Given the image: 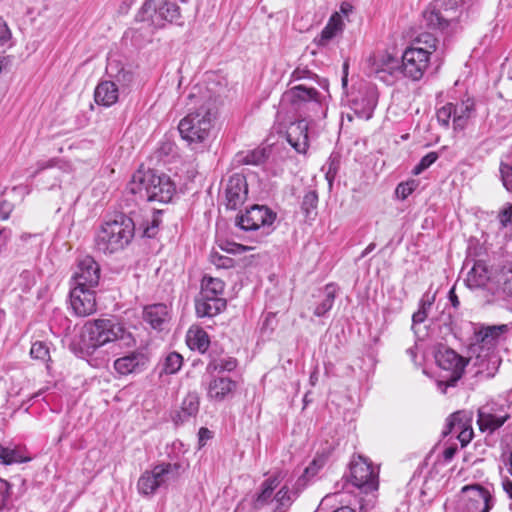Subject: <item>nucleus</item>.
<instances>
[{"mask_svg": "<svg viewBox=\"0 0 512 512\" xmlns=\"http://www.w3.org/2000/svg\"><path fill=\"white\" fill-rule=\"evenodd\" d=\"M507 331L508 326L506 324L482 325L474 331V342L471 350L477 355L474 359L470 358V360L473 361L474 366L478 367L477 374H484L487 377L494 375L500 362L494 350Z\"/></svg>", "mask_w": 512, "mask_h": 512, "instance_id": "f257e3e1", "label": "nucleus"}, {"mask_svg": "<svg viewBox=\"0 0 512 512\" xmlns=\"http://www.w3.org/2000/svg\"><path fill=\"white\" fill-rule=\"evenodd\" d=\"M135 234L132 218L118 213L106 219L95 235V247L104 254H113L128 246Z\"/></svg>", "mask_w": 512, "mask_h": 512, "instance_id": "f03ea898", "label": "nucleus"}, {"mask_svg": "<svg viewBox=\"0 0 512 512\" xmlns=\"http://www.w3.org/2000/svg\"><path fill=\"white\" fill-rule=\"evenodd\" d=\"M127 191L137 200L168 203L174 195L175 186L165 174L158 175L153 170H138L128 183Z\"/></svg>", "mask_w": 512, "mask_h": 512, "instance_id": "7ed1b4c3", "label": "nucleus"}, {"mask_svg": "<svg viewBox=\"0 0 512 512\" xmlns=\"http://www.w3.org/2000/svg\"><path fill=\"white\" fill-rule=\"evenodd\" d=\"M216 117V107L212 100H208L197 110L188 113L178 124L181 138L193 150H203L207 142L213 121Z\"/></svg>", "mask_w": 512, "mask_h": 512, "instance_id": "20e7f679", "label": "nucleus"}, {"mask_svg": "<svg viewBox=\"0 0 512 512\" xmlns=\"http://www.w3.org/2000/svg\"><path fill=\"white\" fill-rule=\"evenodd\" d=\"M437 39L431 33H422L402 55L400 73L417 81L420 80L429 65L430 55L437 48Z\"/></svg>", "mask_w": 512, "mask_h": 512, "instance_id": "39448f33", "label": "nucleus"}, {"mask_svg": "<svg viewBox=\"0 0 512 512\" xmlns=\"http://www.w3.org/2000/svg\"><path fill=\"white\" fill-rule=\"evenodd\" d=\"M85 329L89 346L101 347L109 342L120 341L123 346L130 347L135 339L124 326L115 319H97L87 323Z\"/></svg>", "mask_w": 512, "mask_h": 512, "instance_id": "423d86ee", "label": "nucleus"}, {"mask_svg": "<svg viewBox=\"0 0 512 512\" xmlns=\"http://www.w3.org/2000/svg\"><path fill=\"white\" fill-rule=\"evenodd\" d=\"M179 6L170 0H146L139 9L136 20L154 28H163L166 23L181 25Z\"/></svg>", "mask_w": 512, "mask_h": 512, "instance_id": "0eeeda50", "label": "nucleus"}, {"mask_svg": "<svg viewBox=\"0 0 512 512\" xmlns=\"http://www.w3.org/2000/svg\"><path fill=\"white\" fill-rule=\"evenodd\" d=\"M466 0H442L432 2L423 12L424 25L433 30L444 31L452 24L457 23L463 13L462 6Z\"/></svg>", "mask_w": 512, "mask_h": 512, "instance_id": "6e6552de", "label": "nucleus"}, {"mask_svg": "<svg viewBox=\"0 0 512 512\" xmlns=\"http://www.w3.org/2000/svg\"><path fill=\"white\" fill-rule=\"evenodd\" d=\"M489 492L478 486H465L462 494L444 505L445 512H489L491 509Z\"/></svg>", "mask_w": 512, "mask_h": 512, "instance_id": "1a4fd4ad", "label": "nucleus"}, {"mask_svg": "<svg viewBox=\"0 0 512 512\" xmlns=\"http://www.w3.org/2000/svg\"><path fill=\"white\" fill-rule=\"evenodd\" d=\"M181 467L180 463H161L145 471L138 479V492L144 496L155 494L158 488L179 477Z\"/></svg>", "mask_w": 512, "mask_h": 512, "instance_id": "9d476101", "label": "nucleus"}, {"mask_svg": "<svg viewBox=\"0 0 512 512\" xmlns=\"http://www.w3.org/2000/svg\"><path fill=\"white\" fill-rule=\"evenodd\" d=\"M435 361L437 365L444 371L448 372L445 380L438 382V387L443 393L448 387L454 386L462 377L464 369L468 364V360L460 356L454 350L446 346H439L435 352Z\"/></svg>", "mask_w": 512, "mask_h": 512, "instance_id": "9b49d317", "label": "nucleus"}, {"mask_svg": "<svg viewBox=\"0 0 512 512\" xmlns=\"http://www.w3.org/2000/svg\"><path fill=\"white\" fill-rule=\"evenodd\" d=\"M399 73V60L386 51L373 53L367 59L366 74L385 84L394 83Z\"/></svg>", "mask_w": 512, "mask_h": 512, "instance_id": "f8f14e48", "label": "nucleus"}, {"mask_svg": "<svg viewBox=\"0 0 512 512\" xmlns=\"http://www.w3.org/2000/svg\"><path fill=\"white\" fill-rule=\"evenodd\" d=\"M350 478L352 484L365 493L378 488V471L361 455L354 457L350 463Z\"/></svg>", "mask_w": 512, "mask_h": 512, "instance_id": "ddd939ff", "label": "nucleus"}, {"mask_svg": "<svg viewBox=\"0 0 512 512\" xmlns=\"http://www.w3.org/2000/svg\"><path fill=\"white\" fill-rule=\"evenodd\" d=\"M276 219V214L266 206L253 205L244 214L236 218V224L245 231L258 230L260 228L270 231Z\"/></svg>", "mask_w": 512, "mask_h": 512, "instance_id": "4468645a", "label": "nucleus"}, {"mask_svg": "<svg viewBox=\"0 0 512 512\" xmlns=\"http://www.w3.org/2000/svg\"><path fill=\"white\" fill-rule=\"evenodd\" d=\"M100 280V266L93 257L86 255L77 261L72 276L73 287L94 288Z\"/></svg>", "mask_w": 512, "mask_h": 512, "instance_id": "2eb2a0df", "label": "nucleus"}, {"mask_svg": "<svg viewBox=\"0 0 512 512\" xmlns=\"http://www.w3.org/2000/svg\"><path fill=\"white\" fill-rule=\"evenodd\" d=\"M70 306L75 315L85 317L96 311L95 292L92 288L72 287Z\"/></svg>", "mask_w": 512, "mask_h": 512, "instance_id": "dca6fc26", "label": "nucleus"}, {"mask_svg": "<svg viewBox=\"0 0 512 512\" xmlns=\"http://www.w3.org/2000/svg\"><path fill=\"white\" fill-rule=\"evenodd\" d=\"M248 187L246 179L241 174L232 175L225 186V206L227 209L236 210L246 200Z\"/></svg>", "mask_w": 512, "mask_h": 512, "instance_id": "f3484780", "label": "nucleus"}, {"mask_svg": "<svg viewBox=\"0 0 512 512\" xmlns=\"http://www.w3.org/2000/svg\"><path fill=\"white\" fill-rule=\"evenodd\" d=\"M149 363L148 356L140 350L132 351L114 361V369L120 376L143 372Z\"/></svg>", "mask_w": 512, "mask_h": 512, "instance_id": "a211bd4d", "label": "nucleus"}, {"mask_svg": "<svg viewBox=\"0 0 512 512\" xmlns=\"http://www.w3.org/2000/svg\"><path fill=\"white\" fill-rule=\"evenodd\" d=\"M470 414L465 411L454 413L449 421V432L457 434L461 446H466L473 438Z\"/></svg>", "mask_w": 512, "mask_h": 512, "instance_id": "6ab92c4d", "label": "nucleus"}, {"mask_svg": "<svg viewBox=\"0 0 512 512\" xmlns=\"http://www.w3.org/2000/svg\"><path fill=\"white\" fill-rule=\"evenodd\" d=\"M286 138L298 153H306L309 146L307 120L300 119L290 123L286 131Z\"/></svg>", "mask_w": 512, "mask_h": 512, "instance_id": "aec40b11", "label": "nucleus"}, {"mask_svg": "<svg viewBox=\"0 0 512 512\" xmlns=\"http://www.w3.org/2000/svg\"><path fill=\"white\" fill-rule=\"evenodd\" d=\"M143 318L153 329L161 331L171 318L169 307L163 303L148 305L144 308Z\"/></svg>", "mask_w": 512, "mask_h": 512, "instance_id": "412c9836", "label": "nucleus"}, {"mask_svg": "<svg viewBox=\"0 0 512 512\" xmlns=\"http://www.w3.org/2000/svg\"><path fill=\"white\" fill-rule=\"evenodd\" d=\"M226 307V300L223 297H203L200 294L196 299V313L199 317H213L219 314Z\"/></svg>", "mask_w": 512, "mask_h": 512, "instance_id": "4be33fe9", "label": "nucleus"}, {"mask_svg": "<svg viewBox=\"0 0 512 512\" xmlns=\"http://www.w3.org/2000/svg\"><path fill=\"white\" fill-rule=\"evenodd\" d=\"M199 410V397L196 393H189L183 399L179 410L172 416L176 425L183 424L195 417Z\"/></svg>", "mask_w": 512, "mask_h": 512, "instance_id": "5701e85b", "label": "nucleus"}, {"mask_svg": "<svg viewBox=\"0 0 512 512\" xmlns=\"http://www.w3.org/2000/svg\"><path fill=\"white\" fill-rule=\"evenodd\" d=\"M119 92L117 85L112 81L100 82L94 91V99L98 105L112 106L118 101Z\"/></svg>", "mask_w": 512, "mask_h": 512, "instance_id": "b1692460", "label": "nucleus"}, {"mask_svg": "<svg viewBox=\"0 0 512 512\" xmlns=\"http://www.w3.org/2000/svg\"><path fill=\"white\" fill-rule=\"evenodd\" d=\"M376 104L375 94L367 92L353 100V110L359 118L368 120L372 117Z\"/></svg>", "mask_w": 512, "mask_h": 512, "instance_id": "393cba45", "label": "nucleus"}, {"mask_svg": "<svg viewBox=\"0 0 512 512\" xmlns=\"http://www.w3.org/2000/svg\"><path fill=\"white\" fill-rule=\"evenodd\" d=\"M342 19L338 13L333 14L321 33L314 39L318 46H326L342 31Z\"/></svg>", "mask_w": 512, "mask_h": 512, "instance_id": "a878e982", "label": "nucleus"}, {"mask_svg": "<svg viewBox=\"0 0 512 512\" xmlns=\"http://www.w3.org/2000/svg\"><path fill=\"white\" fill-rule=\"evenodd\" d=\"M186 342L191 350H198L200 353L206 352L210 345L207 332L198 326L189 328L186 334Z\"/></svg>", "mask_w": 512, "mask_h": 512, "instance_id": "bb28decb", "label": "nucleus"}, {"mask_svg": "<svg viewBox=\"0 0 512 512\" xmlns=\"http://www.w3.org/2000/svg\"><path fill=\"white\" fill-rule=\"evenodd\" d=\"M235 387V382L230 378H215L209 383L208 396L211 399L221 401L232 393Z\"/></svg>", "mask_w": 512, "mask_h": 512, "instance_id": "cd10ccee", "label": "nucleus"}, {"mask_svg": "<svg viewBox=\"0 0 512 512\" xmlns=\"http://www.w3.org/2000/svg\"><path fill=\"white\" fill-rule=\"evenodd\" d=\"M279 485L277 477H269L261 485V491L256 495L253 500V508L256 510L262 509L268 505L273 499V492Z\"/></svg>", "mask_w": 512, "mask_h": 512, "instance_id": "c85d7f7f", "label": "nucleus"}, {"mask_svg": "<svg viewBox=\"0 0 512 512\" xmlns=\"http://www.w3.org/2000/svg\"><path fill=\"white\" fill-rule=\"evenodd\" d=\"M474 112V101L467 99L459 104H453V124L455 129H464Z\"/></svg>", "mask_w": 512, "mask_h": 512, "instance_id": "c756f323", "label": "nucleus"}, {"mask_svg": "<svg viewBox=\"0 0 512 512\" xmlns=\"http://www.w3.org/2000/svg\"><path fill=\"white\" fill-rule=\"evenodd\" d=\"M318 96L319 93L315 88H307L302 85L291 88L284 95L285 99L295 105H300L302 102L308 101L318 102Z\"/></svg>", "mask_w": 512, "mask_h": 512, "instance_id": "7c9ffc66", "label": "nucleus"}, {"mask_svg": "<svg viewBox=\"0 0 512 512\" xmlns=\"http://www.w3.org/2000/svg\"><path fill=\"white\" fill-rule=\"evenodd\" d=\"M489 280V272L483 262H475L467 273L465 282L471 289L485 286Z\"/></svg>", "mask_w": 512, "mask_h": 512, "instance_id": "2f4dec72", "label": "nucleus"}, {"mask_svg": "<svg viewBox=\"0 0 512 512\" xmlns=\"http://www.w3.org/2000/svg\"><path fill=\"white\" fill-rule=\"evenodd\" d=\"M506 417H499L491 412V409L484 406L478 409L477 423L481 431H493L504 424Z\"/></svg>", "mask_w": 512, "mask_h": 512, "instance_id": "473e14b6", "label": "nucleus"}, {"mask_svg": "<svg viewBox=\"0 0 512 512\" xmlns=\"http://www.w3.org/2000/svg\"><path fill=\"white\" fill-rule=\"evenodd\" d=\"M31 461V457L25 456L21 450L0 445V463L12 465Z\"/></svg>", "mask_w": 512, "mask_h": 512, "instance_id": "72a5a7b5", "label": "nucleus"}, {"mask_svg": "<svg viewBox=\"0 0 512 512\" xmlns=\"http://www.w3.org/2000/svg\"><path fill=\"white\" fill-rule=\"evenodd\" d=\"M224 286V282L219 278L205 276L202 279L200 294L203 295V297H221Z\"/></svg>", "mask_w": 512, "mask_h": 512, "instance_id": "f704fd0d", "label": "nucleus"}, {"mask_svg": "<svg viewBox=\"0 0 512 512\" xmlns=\"http://www.w3.org/2000/svg\"><path fill=\"white\" fill-rule=\"evenodd\" d=\"M266 148H256L246 153L238 154V162L245 165H260L268 159Z\"/></svg>", "mask_w": 512, "mask_h": 512, "instance_id": "c9c22d12", "label": "nucleus"}, {"mask_svg": "<svg viewBox=\"0 0 512 512\" xmlns=\"http://www.w3.org/2000/svg\"><path fill=\"white\" fill-rule=\"evenodd\" d=\"M336 296V288L333 284H328L324 289V298L321 303L315 308L314 315L317 317L324 316L331 310Z\"/></svg>", "mask_w": 512, "mask_h": 512, "instance_id": "e433bc0d", "label": "nucleus"}, {"mask_svg": "<svg viewBox=\"0 0 512 512\" xmlns=\"http://www.w3.org/2000/svg\"><path fill=\"white\" fill-rule=\"evenodd\" d=\"M183 358L177 352L169 353L162 365V372L165 374H175L178 372L182 366Z\"/></svg>", "mask_w": 512, "mask_h": 512, "instance_id": "4c0bfd02", "label": "nucleus"}, {"mask_svg": "<svg viewBox=\"0 0 512 512\" xmlns=\"http://www.w3.org/2000/svg\"><path fill=\"white\" fill-rule=\"evenodd\" d=\"M274 500L277 503L274 512H286L288 507L292 503V499H291V496H290L289 489L286 486L282 487L274 495Z\"/></svg>", "mask_w": 512, "mask_h": 512, "instance_id": "58836bf2", "label": "nucleus"}, {"mask_svg": "<svg viewBox=\"0 0 512 512\" xmlns=\"http://www.w3.org/2000/svg\"><path fill=\"white\" fill-rule=\"evenodd\" d=\"M30 355L32 358L42 362H48L50 360L49 347L45 342L42 341H36L32 344Z\"/></svg>", "mask_w": 512, "mask_h": 512, "instance_id": "ea45409f", "label": "nucleus"}, {"mask_svg": "<svg viewBox=\"0 0 512 512\" xmlns=\"http://www.w3.org/2000/svg\"><path fill=\"white\" fill-rule=\"evenodd\" d=\"M438 153L429 152L425 156L421 158L419 163L413 168L412 173L414 175H420L426 169H428L432 164H434L438 159Z\"/></svg>", "mask_w": 512, "mask_h": 512, "instance_id": "a19ab883", "label": "nucleus"}, {"mask_svg": "<svg viewBox=\"0 0 512 512\" xmlns=\"http://www.w3.org/2000/svg\"><path fill=\"white\" fill-rule=\"evenodd\" d=\"M497 219L502 229L512 225V204L506 203L498 212Z\"/></svg>", "mask_w": 512, "mask_h": 512, "instance_id": "79ce46f5", "label": "nucleus"}, {"mask_svg": "<svg viewBox=\"0 0 512 512\" xmlns=\"http://www.w3.org/2000/svg\"><path fill=\"white\" fill-rule=\"evenodd\" d=\"M431 306L432 301H430L429 299H422L420 301V307L418 311H416L412 316L413 324L423 323L428 316V311L430 310Z\"/></svg>", "mask_w": 512, "mask_h": 512, "instance_id": "37998d69", "label": "nucleus"}, {"mask_svg": "<svg viewBox=\"0 0 512 512\" xmlns=\"http://www.w3.org/2000/svg\"><path fill=\"white\" fill-rule=\"evenodd\" d=\"M325 464V457L323 456H317L313 459V461L307 466L304 470V473L301 478L309 479L313 476H315L318 471L324 466Z\"/></svg>", "mask_w": 512, "mask_h": 512, "instance_id": "c03bdc74", "label": "nucleus"}, {"mask_svg": "<svg viewBox=\"0 0 512 512\" xmlns=\"http://www.w3.org/2000/svg\"><path fill=\"white\" fill-rule=\"evenodd\" d=\"M500 283L503 292L512 297V268L503 269L500 276Z\"/></svg>", "mask_w": 512, "mask_h": 512, "instance_id": "a18cd8bd", "label": "nucleus"}, {"mask_svg": "<svg viewBox=\"0 0 512 512\" xmlns=\"http://www.w3.org/2000/svg\"><path fill=\"white\" fill-rule=\"evenodd\" d=\"M417 183L414 180L402 182L396 187V195L398 198L404 200L416 189Z\"/></svg>", "mask_w": 512, "mask_h": 512, "instance_id": "49530a36", "label": "nucleus"}, {"mask_svg": "<svg viewBox=\"0 0 512 512\" xmlns=\"http://www.w3.org/2000/svg\"><path fill=\"white\" fill-rule=\"evenodd\" d=\"M453 119V103H448L437 111L438 122L447 127L450 119Z\"/></svg>", "mask_w": 512, "mask_h": 512, "instance_id": "de8ad7c7", "label": "nucleus"}, {"mask_svg": "<svg viewBox=\"0 0 512 512\" xmlns=\"http://www.w3.org/2000/svg\"><path fill=\"white\" fill-rule=\"evenodd\" d=\"M500 174L503 186L506 188V190L512 192V166L501 163Z\"/></svg>", "mask_w": 512, "mask_h": 512, "instance_id": "09e8293b", "label": "nucleus"}, {"mask_svg": "<svg viewBox=\"0 0 512 512\" xmlns=\"http://www.w3.org/2000/svg\"><path fill=\"white\" fill-rule=\"evenodd\" d=\"M211 262L217 267V268H224L228 269L234 266V260L230 257L219 255L217 253H213L210 256Z\"/></svg>", "mask_w": 512, "mask_h": 512, "instance_id": "8fccbe9b", "label": "nucleus"}, {"mask_svg": "<svg viewBox=\"0 0 512 512\" xmlns=\"http://www.w3.org/2000/svg\"><path fill=\"white\" fill-rule=\"evenodd\" d=\"M11 38V31L8 25L0 19V46H4Z\"/></svg>", "mask_w": 512, "mask_h": 512, "instance_id": "3c124183", "label": "nucleus"}, {"mask_svg": "<svg viewBox=\"0 0 512 512\" xmlns=\"http://www.w3.org/2000/svg\"><path fill=\"white\" fill-rule=\"evenodd\" d=\"M222 249L227 251L228 253L241 254L243 252H246L250 248L238 243H227L224 247H222Z\"/></svg>", "mask_w": 512, "mask_h": 512, "instance_id": "603ef678", "label": "nucleus"}, {"mask_svg": "<svg viewBox=\"0 0 512 512\" xmlns=\"http://www.w3.org/2000/svg\"><path fill=\"white\" fill-rule=\"evenodd\" d=\"M237 361L234 358H228L227 360H222L220 364L214 366V369H219L221 371H232L236 368Z\"/></svg>", "mask_w": 512, "mask_h": 512, "instance_id": "864d4df0", "label": "nucleus"}, {"mask_svg": "<svg viewBox=\"0 0 512 512\" xmlns=\"http://www.w3.org/2000/svg\"><path fill=\"white\" fill-rule=\"evenodd\" d=\"M11 494H12L11 484L8 481L0 478V496H1V498L9 500L11 497Z\"/></svg>", "mask_w": 512, "mask_h": 512, "instance_id": "5fc2aeb1", "label": "nucleus"}, {"mask_svg": "<svg viewBox=\"0 0 512 512\" xmlns=\"http://www.w3.org/2000/svg\"><path fill=\"white\" fill-rule=\"evenodd\" d=\"M12 205L8 201L0 202V220H7L12 212Z\"/></svg>", "mask_w": 512, "mask_h": 512, "instance_id": "6e6d98bb", "label": "nucleus"}, {"mask_svg": "<svg viewBox=\"0 0 512 512\" xmlns=\"http://www.w3.org/2000/svg\"><path fill=\"white\" fill-rule=\"evenodd\" d=\"M317 203V196L314 192H310L305 195L303 200V207L308 211L309 207L315 208Z\"/></svg>", "mask_w": 512, "mask_h": 512, "instance_id": "4d7b16f0", "label": "nucleus"}, {"mask_svg": "<svg viewBox=\"0 0 512 512\" xmlns=\"http://www.w3.org/2000/svg\"><path fill=\"white\" fill-rule=\"evenodd\" d=\"M456 452H457L456 445H450V446L446 447L442 453L444 461L450 462L454 458Z\"/></svg>", "mask_w": 512, "mask_h": 512, "instance_id": "13d9d810", "label": "nucleus"}, {"mask_svg": "<svg viewBox=\"0 0 512 512\" xmlns=\"http://www.w3.org/2000/svg\"><path fill=\"white\" fill-rule=\"evenodd\" d=\"M159 225V220L158 218H153L152 220V225L151 226H148L144 229V235L151 238V237H154L155 234H156V230H157V227Z\"/></svg>", "mask_w": 512, "mask_h": 512, "instance_id": "bf43d9fd", "label": "nucleus"}, {"mask_svg": "<svg viewBox=\"0 0 512 512\" xmlns=\"http://www.w3.org/2000/svg\"><path fill=\"white\" fill-rule=\"evenodd\" d=\"M54 165V161L53 160H49V161H41V162H38L37 163V169L32 173V177H35L40 171L46 169V168H49V167H52Z\"/></svg>", "mask_w": 512, "mask_h": 512, "instance_id": "052dcab7", "label": "nucleus"}, {"mask_svg": "<svg viewBox=\"0 0 512 512\" xmlns=\"http://www.w3.org/2000/svg\"><path fill=\"white\" fill-rule=\"evenodd\" d=\"M448 298L454 308H458L460 305V301L458 299V296L455 293V288L452 287L448 293Z\"/></svg>", "mask_w": 512, "mask_h": 512, "instance_id": "680f3d73", "label": "nucleus"}, {"mask_svg": "<svg viewBox=\"0 0 512 512\" xmlns=\"http://www.w3.org/2000/svg\"><path fill=\"white\" fill-rule=\"evenodd\" d=\"M211 438V432L207 428H200L199 430V441L203 445L204 441Z\"/></svg>", "mask_w": 512, "mask_h": 512, "instance_id": "e2e57ef3", "label": "nucleus"}, {"mask_svg": "<svg viewBox=\"0 0 512 512\" xmlns=\"http://www.w3.org/2000/svg\"><path fill=\"white\" fill-rule=\"evenodd\" d=\"M502 458L505 465L508 466L510 474L512 475V452L504 453Z\"/></svg>", "mask_w": 512, "mask_h": 512, "instance_id": "0e129e2a", "label": "nucleus"}, {"mask_svg": "<svg viewBox=\"0 0 512 512\" xmlns=\"http://www.w3.org/2000/svg\"><path fill=\"white\" fill-rule=\"evenodd\" d=\"M306 73L308 74V73H309V71H306V70H304V69L297 68L296 70H294V71H293V73H292V78H293V79H296V80H298V79H302V78H304V77H305V74H306Z\"/></svg>", "mask_w": 512, "mask_h": 512, "instance_id": "69168bd1", "label": "nucleus"}, {"mask_svg": "<svg viewBox=\"0 0 512 512\" xmlns=\"http://www.w3.org/2000/svg\"><path fill=\"white\" fill-rule=\"evenodd\" d=\"M503 488L505 492L509 495V497L512 499V482L510 480L504 481Z\"/></svg>", "mask_w": 512, "mask_h": 512, "instance_id": "338daca9", "label": "nucleus"}, {"mask_svg": "<svg viewBox=\"0 0 512 512\" xmlns=\"http://www.w3.org/2000/svg\"><path fill=\"white\" fill-rule=\"evenodd\" d=\"M406 353L409 355L410 359L415 362L417 358L416 347H410L406 350Z\"/></svg>", "mask_w": 512, "mask_h": 512, "instance_id": "774afa93", "label": "nucleus"}]
</instances>
